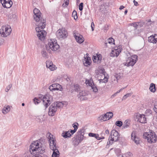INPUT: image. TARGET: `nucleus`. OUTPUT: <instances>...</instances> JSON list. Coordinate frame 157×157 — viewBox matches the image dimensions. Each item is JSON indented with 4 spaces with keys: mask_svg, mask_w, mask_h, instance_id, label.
Instances as JSON below:
<instances>
[{
    "mask_svg": "<svg viewBox=\"0 0 157 157\" xmlns=\"http://www.w3.org/2000/svg\"><path fill=\"white\" fill-rule=\"evenodd\" d=\"M99 72H100L101 73H102L103 75L104 76V78L103 79H99V82H104V83H106L108 81V79L107 78H105V72L104 71V69H101L99 71Z\"/></svg>",
    "mask_w": 157,
    "mask_h": 157,
    "instance_id": "24",
    "label": "nucleus"
},
{
    "mask_svg": "<svg viewBox=\"0 0 157 157\" xmlns=\"http://www.w3.org/2000/svg\"><path fill=\"white\" fill-rule=\"evenodd\" d=\"M46 148L44 142L40 140L34 141L30 146V152L33 155L32 157H43L40 155L45 152Z\"/></svg>",
    "mask_w": 157,
    "mask_h": 157,
    "instance_id": "1",
    "label": "nucleus"
},
{
    "mask_svg": "<svg viewBox=\"0 0 157 157\" xmlns=\"http://www.w3.org/2000/svg\"><path fill=\"white\" fill-rule=\"evenodd\" d=\"M119 135L117 131L114 129L113 130L110 132L108 140L109 142L107 143V145L106 147H108V146L109 145H112L113 144L114 142H116L118 140L119 138Z\"/></svg>",
    "mask_w": 157,
    "mask_h": 157,
    "instance_id": "5",
    "label": "nucleus"
},
{
    "mask_svg": "<svg viewBox=\"0 0 157 157\" xmlns=\"http://www.w3.org/2000/svg\"><path fill=\"white\" fill-rule=\"evenodd\" d=\"M147 113H148L149 114H151V111L150 109L147 110L145 112L146 114H147Z\"/></svg>",
    "mask_w": 157,
    "mask_h": 157,
    "instance_id": "55",
    "label": "nucleus"
},
{
    "mask_svg": "<svg viewBox=\"0 0 157 157\" xmlns=\"http://www.w3.org/2000/svg\"><path fill=\"white\" fill-rule=\"evenodd\" d=\"M121 91L120 90L118 91H117L116 93L117 94L119 93Z\"/></svg>",
    "mask_w": 157,
    "mask_h": 157,
    "instance_id": "60",
    "label": "nucleus"
},
{
    "mask_svg": "<svg viewBox=\"0 0 157 157\" xmlns=\"http://www.w3.org/2000/svg\"><path fill=\"white\" fill-rule=\"evenodd\" d=\"M70 132V134L71 135H72L76 131L75 129H74V130H71L70 129L69 130Z\"/></svg>",
    "mask_w": 157,
    "mask_h": 157,
    "instance_id": "46",
    "label": "nucleus"
},
{
    "mask_svg": "<svg viewBox=\"0 0 157 157\" xmlns=\"http://www.w3.org/2000/svg\"><path fill=\"white\" fill-rule=\"evenodd\" d=\"M74 37H75L77 42L79 44L82 43L84 41V39L83 36L78 33L77 35L75 34H74Z\"/></svg>",
    "mask_w": 157,
    "mask_h": 157,
    "instance_id": "21",
    "label": "nucleus"
},
{
    "mask_svg": "<svg viewBox=\"0 0 157 157\" xmlns=\"http://www.w3.org/2000/svg\"><path fill=\"white\" fill-rule=\"evenodd\" d=\"M105 133L107 134H109V131L108 129L105 130Z\"/></svg>",
    "mask_w": 157,
    "mask_h": 157,
    "instance_id": "58",
    "label": "nucleus"
},
{
    "mask_svg": "<svg viewBox=\"0 0 157 157\" xmlns=\"http://www.w3.org/2000/svg\"><path fill=\"white\" fill-rule=\"evenodd\" d=\"M54 86V88L55 89V90H59V89H61L62 88L61 86L57 83H54L53 84Z\"/></svg>",
    "mask_w": 157,
    "mask_h": 157,
    "instance_id": "30",
    "label": "nucleus"
},
{
    "mask_svg": "<svg viewBox=\"0 0 157 157\" xmlns=\"http://www.w3.org/2000/svg\"><path fill=\"white\" fill-rule=\"evenodd\" d=\"M109 29V26L107 25H105V26H104L102 28V29H103L104 30H107Z\"/></svg>",
    "mask_w": 157,
    "mask_h": 157,
    "instance_id": "50",
    "label": "nucleus"
},
{
    "mask_svg": "<svg viewBox=\"0 0 157 157\" xmlns=\"http://www.w3.org/2000/svg\"><path fill=\"white\" fill-rule=\"evenodd\" d=\"M147 115H145L144 114H138L136 116V118L138 119L137 121L141 123H146L147 122Z\"/></svg>",
    "mask_w": 157,
    "mask_h": 157,
    "instance_id": "12",
    "label": "nucleus"
},
{
    "mask_svg": "<svg viewBox=\"0 0 157 157\" xmlns=\"http://www.w3.org/2000/svg\"><path fill=\"white\" fill-rule=\"evenodd\" d=\"M63 105V104L61 102L56 101L54 102L49 107L48 115L50 116H54L58 109L62 107Z\"/></svg>",
    "mask_w": 157,
    "mask_h": 157,
    "instance_id": "4",
    "label": "nucleus"
},
{
    "mask_svg": "<svg viewBox=\"0 0 157 157\" xmlns=\"http://www.w3.org/2000/svg\"><path fill=\"white\" fill-rule=\"evenodd\" d=\"M127 12H128V10H126L125 11H124V14H126L127 13Z\"/></svg>",
    "mask_w": 157,
    "mask_h": 157,
    "instance_id": "61",
    "label": "nucleus"
},
{
    "mask_svg": "<svg viewBox=\"0 0 157 157\" xmlns=\"http://www.w3.org/2000/svg\"><path fill=\"white\" fill-rule=\"evenodd\" d=\"M116 125L119 127L121 126L123 124V123L121 121H117L116 122Z\"/></svg>",
    "mask_w": 157,
    "mask_h": 157,
    "instance_id": "38",
    "label": "nucleus"
},
{
    "mask_svg": "<svg viewBox=\"0 0 157 157\" xmlns=\"http://www.w3.org/2000/svg\"><path fill=\"white\" fill-rule=\"evenodd\" d=\"M46 63L47 67L49 68L52 71L55 70L57 68L56 66L53 64L52 62L51 61L47 60L46 61Z\"/></svg>",
    "mask_w": 157,
    "mask_h": 157,
    "instance_id": "18",
    "label": "nucleus"
},
{
    "mask_svg": "<svg viewBox=\"0 0 157 157\" xmlns=\"http://www.w3.org/2000/svg\"><path fill=\"white\" fill-rule=\"evenodd\" d=\"M42 100L43 102V104L45 109L47 108L51 103V101L50 100L49 98H48V96H43Z\"/></svg>",
    "mask_w": 157,
    "mask_h": 157,
    "instance_id": "20",
    "label": "nucleus"
},
{
    "mask_svg": "<svg viewBox=\"0 0 157 157\" xmlns=\"http://www.w3.org/2000/svg\"><path fill=\"white\" fill-rule=\"evenodd\" d=\"M89 136L90 137H94L98 140H100L101 139L99 138V135L98 134L90 132L89 134Z\"/></svg>",
    "mask_w": 157,
    "mask_h": 157,
    "instance_id": "29",
    "label": "nucleus"
},
{
    "mask_svg": "<svg viewBox=\"0 0 157 157\" xmlns=\"http://www.w3.org/2000/svg\"><path fill=\"white\" fill-rule=\"evenodd\" d=\"M130 124V121L129 120H126L124 122L122 128L124 129L127 128L129 127Z\"/></svg>",
    "mask_w": 157,
    "mask_h": 157,
    "instance_id": "26",
    "label": "nucleus"
},
{
    "mask_svg": "<svg viewBox=\"0 0 157 157\" xmlns=\"http://www.w3.org/2000/svg\"><path fill=\"white\" fill-rule=\"evenodd\" d=\"M85 82L86 84H88L89 86L91 87V88L93 89V91L94 92H98V89L97 86L93 82L92 79H90V80H86Z\"/></svg>",
    "mask_w": 157,
    "mask_h": 157,
    "instance_id": "13",
    "label": "nucleus"
},
{
    "mask_svg": "<svg viewBox=\"0 0 157 157\" xmlns=\"http://www.w3.org/2000/svg\"><path fill=\"white\" fill-rule=\"evenodd\" d=\"M148 41L149 42L155 44L157 42V35H152L148 37Z\"/></svg>",
    "mask_w": 157,
    "mask_h": 157,
    "instance_id": "22",
    "label": "nucleus"
},
{
    "mask_svg": "<svg viewBox=\"0 0 157 157\" xmlns=\"http://www.w3.org/2000/svg\"><path fill=\"white\" fill-rule=\"evenodd\" d=\"M3 43L2 41L0 40V46Z\"/></svg>",
    "mask_w": 157,
    "mask_h": 157,
    "instance_id": "62",
    "label": "nucleus"
},
{
    "mask_svg": "<svg viewBox=\"0 0 157 157\" xmlns=\"http://www.w3.org/2000/svg\"><path fill=\"white\" fill-rule=\"evenodd\" d=\"M92 59L94 63H100L102 59V56L100 54H95L93 56Z\"/></svg>",
    "mask_w": 157,
    "mask_h": 157,
    "instance_id": "16",
    "label": "nucleus"
},
{
    "mask_svg": "<svg viewBox=\"0 0 157 157\" xmlns=\"http://www.w3.org/2000/svg\"><path fill=\"white\" fill-rule=\"evenodd\" d=\"M73 126L74 128V129H75L76 130H77L78 128V126L77 125L75 124H73Z\"/></svg>",
    "mask_w": 157,
    "mask_h": 157,
    "instance_id": "54",
    "label": "nucleus"
},
{
    "mask_svg": "<svg viewBox=\"0 0 157 157\" xmlns=\"http://www.w3.org/2000/svg\"><path fill=\"white\" fill-rule=\"evenodd\" d=\"M104 115H105V117L106 118V119L107 120H109V119H108V118L109 117V115L108 112H107L105 114H104Z\"/></svg>",
    "mask_w": 157,
    "mask_h": 157,
    "instance_id": "52",
    "label": "nucleus"
},
{
    "mask_svg": "<svg viewBox=\"0 0 157 157\" xmlns=\"http://www.w3.org/2000/svg\"><path fill=\"white\" fill-rule=\"evenodd\" d=\"M132 154L130 152H128L124 154L125 157H129L132 155Z\"/></svg>",
    "mask_w": 157,
    "mask_h": 157,
    "instance_id": "41",
    "label": "nucleus"
},
{
    "mask_svg": "<svg viewBox=\"0 0 157 157\" xmlns=\"http://www.w3.org/2000/svg\"><path fill=\"white\" fill-rule=\"evenodd\" d=\"M99 138L101 139L100 140H101L102 139H104V137L103 136H102L101 137H99Z\"/></svg>",
    "mask_w": 157,
    "mask_h": 157,
    "instance_id": "63",
    "label": "nucleus"
},
{
    "mask_svg": "<svg viewBox=\"0 0 157 157\" xmlns=\"http://www.w3.org/2000/svg\"><path fill=\"white\" fill-rule=\"evenodd\" d=\"M10 110V107L9 105H7L4 107L3 109L2 110V112L3 113L6 114L8 113Z\"/></svg>",
    "mask_w": 157,
    "mask_h": 157,
    "instance_id": "27",
    "label": "nucleus"
},
{
    "mask_svg": "<svg viewBox=\"0 0 157 157\" xmlns=\"http://www.w3.org/2000/svg\"><path fill=\"white\" fill-rule=\"evenodd\" d=\"M74 88L75 91H79L80 88L78 84H76L74 85Z\"/></svg>",
    "mask_w": 157,
    "mask_h": 157,
    "instance_id": "42",
    "label": "nucleus"
},
{
    "mask_svg": "<svg viewBox=\"0 0 157 157\" xmlns=\"http://www.w3.org/2000/svg\"><path fill=\"white\" fill-rule=\"evenodd\" d=\"M72 15L73 17H74L75 19H76L77 18V12L74 10L73 11L72 13Z\"/></svg>",
    "mask_w": 157,
    "mask_h": 157,
    "instance_id": "37",
    "label": "nucleus"
},
{
    "mask_svg": "<svg viewBox=\"0 0 157 157\" xmlns=\"http://www.w3.org/2000/svg\"><path fill=\"white\" fill-rule=\"evenodd\" d=\"M143 136L144 138L147 140V141L150 143H155L157 140V136L153 131L145 132Z\"/></svg>",
    "mask_w": 157,
    "mask_h": 157,
    "instance_id": "6",
    "label": "nucleus"
},
{
    "mask_svg": "<svg viewBox=\"0 0 157 157\" xmlns=\"http://www.w3.org/2000/svg\"><path fill=\"white\" fill-rule=\"evenodd\" d=\"M53 85V84H52V85L50 86L49 87V89L51 91L55 90V89L54 88V86Z\"/></svg>",
    "mask_w": 157,
    "mask_h": 157,
    "instance_id": "47",
    "label": "nucleus"
},
{
    "mask_svg": "<svg viewBox=\"0 0 157 157\" xmlns=\"http://www.w3.org/2000/svg\"><path fill=\"white\" fill-rule=\"evenodd\" d=\"M124 89V88H121L120 90L121 91V90H123V89Z\"/></svg>",
    "mask_w": 157,
    "mask_h": 157,
    "instance_id": "64",
    "label": "nucleus"
},
{
    "mask_svg": "<svg viewBox=\"0 0 157 157\" xmlns=\"http://www.w3.org/2000/svg\"><path fill=\"white\" fill-rule=\"evenodd\" d=\"M131 93H128L126 94L125 95H124V96H123V99H126L128 97L131 96Z\"/></svg>",
    "mask_w": 157,
    "mask_h": 157,
    "instance_id": "43",
    "label": "nucleus"
},
{
    "mask_svg": "<svg viewBox=\"0 0 157 157\" xmlns=\"http://www.w3.org/2000/svg\"><path fill=\"white\" fill-rule=\"evenodd\" d=\"M124 8V7L123 6H120L119 9L121 10L123 9Z\"/></svg>",
    "mask_w": 157,
    "mask_h": 157,
    "instance_id": "59",
    "label": "nucleus"
},
{
    "mask_svg": "<svg viewBox=\"0 0 157 157\" xmlns=\"http://www.w3.org/2000/svg\"><path fill=\"white\" fill-rule=\"evenodd\" d=\"M115 152L116 154L118 156H120L121 153V151L119 149H116L115 150Z\"/></svg>",
    "mask_w": 157,
    "mask_h": 157,
    "instance_id": "39",
    "label": "nucleus"
},
{
    "mask_svg": "<svg viewBox=\"0 0 157 157\" xmlns=\"http://www.w3.org/2000/svg\"><path fill=\"white\" fill-rule=\"evenodd\" d=\"M91 28L92 31H94V23L93 22L91 23Z\"/></svg>",
    "mask_w": 157,
    "mask_h": 157,
    "instance_id": "51",
    "label": "nucleus"
},
{
    "mask_svg": "<svg viewBox=\"0 0 157 157\" xmlns=\"http://www.w3.org/2000/svg\"><path fill=\"white\" fill-rule=\"evenodd\" d=\"M61 136L65 138L70 137L71 136L69 131H63V132L62 133Z\"/></svg>",
    "mask_w": 157,
    "mask_h": 157,
    "instance_id": "25",
    "label": "nucleus"
},
{
    "mask_svg": "<svg viewBox=\"0 0 157 157\" xmlns=\"http://www.w3.org/2000/svg\"><path fill=\"white\" fill-rule=\"evenodd\" d=\"M12 29L10 27L6 26H3L0 29V34L1 36L6 37L11 33Z\"/></svg>",
    "mask_w": 157,
    "mask_h": 157,
    "instance_id": "7",
    "label": "nucleus"
},
{
    "mask_svg": "<svg viewBox=\"0 0 157 157\" xmlns=\"http://www.w3.org/2000/svg\"><path fill=\"white\" fill-rule=\"evenodd\" d=\"M120 48V47L119 48H115L114 49L112 50L110 56L112 57H117L121 52V49Z\"/></svg>",
    "mask_w": 157,
    "mask_h": 157,
    "instance_id": "17",
    "label": "nucleus"
},
{
    "mask_svg": "<svg viewBox=\"0 0 157 157\" xmlns=\"http://www.w3.org/2000/svg\"><path fill=\"white\" fill-rule=\"evenodd\" d=\"M133 2L134 3V5L136 6L138 5V3L135 0L133 1Z\"/></svg>",
    "mask_w": 157,
    "mask_h": 157,
    "instance_id": "56",
    "label": "nucleus"
},
{
    "mask_svg": "<svg viewBox=\"0 0 157 157\" xmlns=\"http://www.w3.org/2000/svg\"><path fill=\"white\" fill-rule=\"evenodd\" d=\"M64 2L65 3V5L64 6V4H63V6H67L68 5L69 2V0H64Z\"/></svg>",
    "mask_w": 157,
    "mask_h": 157,
    "instance_id": "49",
    "label": "nucleus"
},
{
    "mask_svg": "<svg viewBox=\"0 0 157 157\" xmlns=\"http://www.w3.org/2000/svg\"><path fill=\"white\" fill-rule=\"evenodd\" d=\"M49 48L53 51H55L59 48V46L57 44L56 40L55 39L50 40L48 44Z\"/></svg>",
    "mask_w": 157,
    "mask_h": 157,
    "instance_id": "8",
    "label": "nucleus"
},
{
    "mask_svg": "<svg viewBox=\"0 0 157 157\" xmlns=\"http://www.w3.org/2000/svg\"><path fill=\"white\" fill-rule=\"evenodd\" d=\"M83 129H81L78 131V135H80L83 136V135H82V133L83 132Z\"/></svg>",
    "mask_w": 157,
    "mask_h": 157,
    "instance_id": "48",
    "label": "nucleus"
},
{
    "mask_svg": "<svg viewBox=\"0 0 157 157\" xmlns=\"http://www.w3.org/2000/svg\"><path fill=\"white\" fill-rule=\"evenodd\" d=\"M150 90L152 92L154 93L156 91L155 86L154 83H151L150 84Z\"/></svg>",
    "mask_w": 157,
    "mask_h": 157,
    "instance_id": "28",
    "label": "nucleus"
},
{
    "mask_svg": "<svg viewBox=\"0 0 157 157\" xmlns=\"http://www.w3.org/2000/svg\"><path fill=\"white\" fill-rule=\"evenodd\" d=\"M132 25L136 29L137 28L138 26V25H137L136 23H132Z\"/></svg>",
    "mask_w": 157,
    "mask_h": 157,
    "instance_id": "53",
    "label": "nucleus"
},
{
    "mask_svg": "<svg viewBox=\"0 0 157 157\" xmlns=\"http://www.w3.org/2000/svg\"><path fill=\"white\" fill-rule=\"evenodd\" d=\"M33 13L34 14V18L35 21H36V23H40L42 20L44 19L41 17L40 12L38 9H34L33 10Z\"/></svg>",
    "mask_w": 157,
    "mask_h": 157,
    "instance_id": "10",
    "label": "nucleus"
},
{
    "mask_svg": "<svg viewBox=\"0 0 157 157\" xmlns=\"http://www.w3.org/2000/svg\"><path fill=\"white\" fill-rule=\"evenodd\" d=\"M0 1L3 6L7 8L11 7L13 4L11 0H0Z\"/></svg>",
    "mask_w": 157,
    "mask_h": 157,
    "instance_id": "14",
    "label": "nucleus"
},
{
    "mask_svg": "<svg viewBox=\"0 0 157 157\" xmlns=\"http://www.w3.org/2000/svg\"><path fill=\"white\" fill-rule=\"evenodd\" d=\"M99 118L100 120L102 121H107L106 118L105 117V115H102L100 116L99 117Z\"/></svg>",
    "mask_w": 157,
    "mask_h": 157,
    "instance_id": "33",
    "label": "nucleus"
},
{
    "mask_svg": "<svg viewBox=\"0 0 157 157\" xmlns=\"http://www.w3.org/2000/svg\"><path fill=\"white\" fill-rule=\"evenodd\" d=\"M88 54H86V56H84V59L83 60V63L84 65L86 67H88L90 65L91 62V60L90 57H88Z\"/></svg>",
    "mask_w": 157,
    "mask_h": 157,
    "instance_id": "19",
    "label": "nucleus"
},
{
    "mask_svg": "<svg viewBox=\"0 0 157 157\" xmlns=\"http://www.w3.org/2000/svg\"><path fill=\"white\" fill-rule=\"evenodd\" d=\"M108 42L110 44H114V40L112 38H109L108 39Z\"/></svg>",
    "mask_w": 157,
    "mask_h": 157,
    "instance_id": "34",
    "label": "nucleus"
},
{
    "mask_svg": "<svg viewBox=\"0 0 157 157\" xmlns=\"http://www.w3.org/2000/svg\"><path fill=\"white\" fill-rule=\"evenodd\" d=\"M83 3H81L79 5V9L80 11H82L83 10Z\"/></svg>",
    "mask_w": 157,
    "mask_h": 157,
    "instance_id": "44",
    "label": "nucleus"
},
{
    "mask_svg": "<svg viewBox=\"0 0 157 157\" xmlns=\"http://www.w3.org/2000/svg\"><path fill=\"white\" fill-rule=\"evenodd\" d=\"M138 60V56L136 55H132L127 60L125 65L127 66H133Z\"/></svg>",
    "mask_w": 157,
    "mask_h": 157,
    "instance_id": "9",
    "label": "nucleus"
},
{
    "mask_svg": "<svg viewBox=\"0 0 157 157\" xmlns=\"http://www.w3.org/2000/svg\"><path fill=\"white\" fill-rule=\"evenodd\" d=\"M12 86V84H10L8 85L5 89L6 92H8L9 90L11 88Z\"/></svg>",
    "mask_w": 157,
    "mask_h": 157,
    "instance_id": "40",
    "label": "nucleus"
},
{
    "mask_svg": "<svg viewBox=\"0 0 157 157\" xmlns=\"http://www.w3.org/2000/svg\"><path fill=\"white\" fill-rule=\"evenodd\" d=\"M49 138V142L50 149L53 151L52 157H59V153L56 146L55 138L53 137L52 135L51 134Z\"/></svg>",
    "mask_w": 157,
    "mask_h": 157,
    "instance_id": "3",
    "label": "nucleus"
},
{
    "mask_svg": "<svg viewBox=\"0 0 157 157\" xmlns=\"http://www.w3.org/2000/svg\"><path fill=\"white\" fill-rule=\"evenodd\" d=\"M121 74L120 73H119L117 74L115 73L114 76L117 80H118L121 78Z\"/></svg>",
    "mask_w": 157,
    "mask_h": 157,
    "instance_id": "35",
    "label": "nucleus"
},
{
    "mask_svg": "<svg viewBox=\"0 0 157 157\" xmlns=\"http://www.w3.org/2000/svg\"><path fill=\"white\" fill-rule=\"evenodd\" d=\"M67 33V32L63 29H59L56 33V36L59 39L65 38Z\"/></svg>",
    "mask_w": 157,
    "mask_h": 157,
    "instance_id": "11",
    "label": "nucleus"
},
{
    "mask_svg": "<svg viewBox=\"0 0 157 157\" xmlns=\"http://www.w3.org/2000/svg\"><path fill=\"white\" fill-rule=\"evenodd\" d=\"M131 139L136 145H138L140 144V139L136 136V132L135 131L132 132V133Z\"/></svg>",
    "mask_w": 157,
    "mask_h": 157,
    "instance_id": "15",
    "label": "nucleus"
},
{
    "mask_svg": "<svg viewBox=\"0 0 157 157\" xmlns=\"http://www.w3.org/2000/svg\"><path fill=\"white\" fill-rule=\"evenodd\" d=\"M33 101L35 104H37L40 102V99L36 98H34L33 99Z\"/></svg>",
    "mask_w": 157,
    "mask_h": 157,
    "instance_id": "36",
    "label": "nucleus"
},
{
    "mask_svg": "<svg viewBox=\"0 0 157 157\" xmlns=\"http://www.w3.org/2000/svg\"><path fill=\"white\" fill-rule=\"evenodd\" d=\"M117 94L115 93H114V94H113L111 96V98H114V97H115V96H116Z\"/></svg>",
    "mask_w": 157,
    "mask_h": 157,
    "instance_id": "57",
    "label": "nucleus"
},
{
    "mask_svg": "<svg viewBox=\"0 0 157 157\" xmlns=\"http://www.w3.org/2000/svg\"><path fill=\"white\" fill-rule=\"evenodd\" d=\"M46 21L45 19L42 20L40 23H36V25L37 27L36 28V34L39 39L41 41L44 40L46 36V32L43 30L45 27Z\"/></svg>",
    "mask_w": 157,
    "mask_h": 157,
    "instance_id": "2",
    "label": "nucleus"
},
{
    "mask_svg": "<svg viewBox=\"0 0 157 157\" xmlns=\"http://www.w3.org/2000/svg\"><path fill=\"white\" fill-rule=\"evenodd\" d=\"M108 113L109 115L108 117H109L108 119H110L113 116V113L111 112H108Z\"/></svg>",
    "mask_w": 157,
    "mask_h": 157,
    "instance_id": "45",
    "label": "nucleus"
},
{
    "mask_svg": "<svg viewBox=\"0 0 157 157\" xmlns=\"http://www.w3.org/2000/svg\"><path fill=\"white\" fill-rule=\"evenodd\" d=\"M72 140L73 141V143L76 145H78L80 142V141L79 140L77 139V136L74 137L73 139Z\"/></svg>",
    "mask_w": 157,
    "mask_h": 157,
    "instance_id": "31",
    "label": "nucleus"
},
{
    "mask_svg": "<svg viewBox=\"0 0 157 157\" xmlns=\"http://www.w3.org/2000/svg\"><path fill=\"white\" fill-rule=\"evenodd\" d=\"M87 95V93L84 90H82L81 92H80L79 94H78V97L80 98L81 100H85L86 99L85 96Z\"/></svg>",
    "mask_w": 157,
    "mask_h": 157,
    "instance_id": "23",
    "label": "nucleus"
},
{
    "mask_svg": "<svg viewBox=\"0 0 157 157\" xmlns=\"http://www.w3.org/2000/svg\"><path fill=\"white\" fill-rule=\"evenodd\" d=\"M42 56L45 59L48 58V53L45 50H43L41 52Z\"/></svg>",
    "mask_w": 157,
    "mask_h": 157,
    "instance_id": "32",
    "label": "nucleus"
}]
</instances>
